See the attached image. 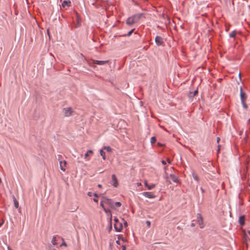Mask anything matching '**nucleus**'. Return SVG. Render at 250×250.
Segmentation results:
<instances>
[{
	"label": "nucleus",
	"mask_w": 250,
	"mask_h": 250,
	"mask_svg": "<svg viewBox=\"0 0 250 250\" xmlns=\"http://www.w3.org/2000/svg\"><path fill=\"white\" fill-rule=\"evenodd\" d=\"M143 16L142 14H139L128 18L126 20V23L132 25L137 22Z\"/></svg>",
	"instance_id": "obj_1"
},
{
	"label": "nucleus",
	"mask_w": 250,
	"mask_h": 250,
	"mask_svg": "<svg viewBox=\"0 0 250 250\" xmlns=\"http://www.w3.org/2000/svg\"><path fill=\"white\" fill-rule=\"evenodd\" d=\"M240 99L241 103L243 105V107L244 108H247L248 106L246 103V101L247 99V95L245 92L243 91L242 87L240 88Z\"/></svg>",
	"instance_id": "obj_2"
},
{
	"label": "nucleus",
	"mask_w": 250,
	"mask_h": 250,
	"mask_svg": "<svg viewBox=\"0 0 250 250\" xmlns=\"http://www.w3.org/2000/svg\"><path fill=\"white\" fill-rule=\"evenodd\" d=\"M197 223L198 224L199 227L201 229L203 228L204 227V224L203 222V219L201 214L197 213V219L196 220Z\"/></svg>",
	"instance_id": "obj_3"
},
{
	"label": "nucleus",
	"mask_w": 250,
	"mask_h": 250,
	"mask_svg": "<svg viewBox=\"0 0 250 250\" xmlns=\"http://www.w3.org/2000/svg\"><path fill=\"white\" fill-rule=\"evenodd\" d=\"M104 204L108 206L110 208H114V202L111 199L104 197Z\"/></svg>",
	"instance_id": "obj_4"
},
{
	"label": "nucleus",
	"mask_w": 250,
	"mask_h": 250,
	"mask_svg": "<svg viewBox=\"0 0 250 250\" xmlns=\"http://www.w3.org/2000/svg\"><path fill=\"white\" fill-rule=\"evenodd\" d=\"M114 221L115 222V224H114V228L117 231H120L123 228V226L121 223L119 224V226L118 227V219L117 218H115L114 219Z\"/></svg>",
	"instance_id": "obj_5"
},
{
	"label": "nucleus",
	"mask_w": 250,
	"mask_h": 250,
	"mask_svg": "<svg viewBox=\"0 0 250 250\" xmlns=\"http://www.w3.org/2000/svg\"><path fill=\"white\" fill-rule=\"evenodd\" d=\"M112 184L114 187H117L118 186V181L115 175H112Z\"/></svg>",
	"instance_id": "obj_6"
},
{
	"label": "nucleus",
	"mask_w": 250,
	"mask_h": 250,
	"mask_svg": "<svg viewBox=\"0 0 250 250\" xmlns=\"http://www.w3.org/2000/svg\"><path fill=\"white\" fill-rule=\"evenodd\" d=\"M155 42L157 45H161L163 43V39L160 36H156L155 40Z\"/></svg>",
	"instance_id": "obj_7"
},
{
	"label": "nucleus",
	"mask_w": 250,
	"mask_h": 250,
	"mask_svg": "<svg viewBox=\"0 0 250 250\" xmlns=\"http://www.w3.org/2000/svg\"><path fill=\"white\" fill-rule=\"evenodd\" d=\"M142 194L145 197L149 199H153L155 197V196L150 192H144Z\"/></svg>",
	"instance_id": "obj_8"
},
{
	"label": "nucleus",
	"mask_w": 250,
	"mask_h": 250,
	"mask_svg": "<svg viewBox=\"0 0 250 250\" xmlns=\"http://www.w3.org/2000/svg\"><path fill=\"white\" fill-rule=\"evenodd\" d=\"M66 161L64 160V161H60V167L61 168V169L63 171H65V167L66 166Z\"/></svg>",
	"instance_id": "obj_9"
},
{
	"label": "nucleus",
	"mask_w": 250,
	"mask_h": 250,
	"mask_svg": "<svg viewBox=\"0 0 250 250\" xmlns=\"http://www.w3.org/2000/svg\"><path fill=\"white\" fill-rule=\"evenodd\" d=\"M92 62L94 64H96L98 65H104L107 62H108V61H98L93 60Z\"/></svg>",
	"instance_id": "obj_10"
},
{
	"label": "nucleus",
	"mask_w": 250,
	"mask_h": 250,
	"mask_svg": "<svg viewBox=\"0 0 250 250\" xmlns=\"http://www.w3.org/2000/svg\"><path fill=\"white\" fill-rule=\"evenodd\" d=\"M169 177L171 181L174 183H177L179 182V178L175 175L171 174L169 175Z\"/></svg>",
	"instance_id": "obj_11"
},
{
	"label": "nucleus",
	"mask_w": 250,
	"mask_h": 250,
	"mask_svg": "<svg viewBox=\"0 0 250 250\" xmlns=\"http://www.w3.org/2000/svg\"><path fill=\"white\" fill-rule=\"evenodd\" d=\"M73 110H64L63 115L65 117H69L72 115Z\"/></svg>",
	"instance_id": "obj_12"
},
{
	"label": "nucleus",
	"mask_w": 250,
	"mask_h": 250,
	"mask_svg": "<svg viewBox=\"0 0 250 250\" xmlns=\"http://www.w3.org/2000/svg\"><path fill=\"white\" fill-rule=\"evenodd\" d=\"M239 223L240 225L243 226L245 224V217L244 216H240L239 219Z\"/></svg>",
	"instance_id": "obj_13"
},
{
	"label": "nucleus",
	"mask_w": 250,
	"mask_h": 250,
	"mask_svg": "<svg viewBox=\"0 0 250 250\" xmlns=\"http://www.w3.org/2000/svg\"><path fill=\"white\" fill-rule=\"evenodd\" d=\"M71 2L70 1L64 0L62 4V7H65V6L69 7L70 6Z\"/></svg>",
	"instance_id": "obj_14"
},
{
	"label": "nucleus",
	"mask_w": 250,
	"mask_h": 250,
	"mask_svg": "<svg viewBox=\"0 0 250 250\" xmlns=\"http://www.w3.org/2000/svg\"><path fill=\"white\" fill-rule=\"evenodd\" d=\"M192 176L193 177V178L196 181H197V182H199V177L197 176V175L194 172V171H192Z\"/></svg>",
	"instance_id": "obj_15"
},
{
	"label": "nucleus",
	"mask_w": 250,
	"mask_h": 250,
	"mask_svg": "<svg viewBox=\"0 0 250 250\" xmlns=\"http://www.w3.org/2000/svg\"><path fill=\"white\" fill-rule=\"evenodd\" d=\"M104 211L105 212V213L107 215H110V219H111V217H112V215H111V212L110 211V209H107L106 208H104Z\"/></svg>",
	"instance_id": "obj_16"
},
{
	"label": "nucleus",
	"mask_w": 250,
	"mask_h": 250,
	"mask_svg": "<svg viewBox=\"0 0 250 250\" xmlns=\"http://www.w3.org/2000/svg\"><path fill=\"white\" fill-rule=\"evenodd\" d=\"M100 155L102 157L103 159L104 160H105L106 159L105 152L102 149L100 150Z\"/></svg>",
	"instance_id": "obj_17"
},
{
	"label": "nucleus",
	"mask_w": 250,
	"mask_h": 250,
	"mask_svg": "<svg viewBox=\"0 0 250 250\" xmlns=\"http://www.w3.org/2000/svg\"><path fill=\"white\" fill-rule=\"evenodd\" d=\"M103 149L105 150L108 152H111L112 151V148L109 146H104Z\"/></svg>",
	"instance_id": "obj_18"
},
{
	"label": "nucleus",
	"mask_w": 250,
	"mask_h": 250,
	"mask_svg": "<svg viewBox=\"0 0 250 250\" xmlns=\"http://www.w3.org/2000/svg\"><path fill=\"white\" fill-rule=\"evenodd\" d=\"M93 153V151L91 150H88L85 153V155H84V158L85 159H86L87 157L88 156L89 154H92Z\"/></svg>",
	"instance_id": "obj_19"
},
{
	"label": "nucleus",
	"mask_w": 250,
	"mask_h": 250,
	"mask_svg": "<svg viewBox=\"0 0 250 250\" xmlns=\"http://www.w3.org/2000/svg\"><path fill=\"white\" fill-rule=\"evenodd\" d=\"M14 204L15 208H18L19 207V202L17 201L15 198H14Z\"/></svg>",
	"instance_id": "obj_20"
},
{
	"label": "nucleus",
	"mask_w": 250,
	"mask_h": 250,
	"mask_svg": "<svg viewBox=\"0 0 250 250\" xmlns=\"http://www.w3.org/2000/svg\"><path fill=\"white\" fill-rule=\"evenodd\" d=\"M51 242L53 245H56L57 244L56 236H54L52 238Z\"/></svg>",
	"instance_id": "obj_21"
},
{
	"label": "nucleus",
	"mask_w": 250,
	"mask_h": 250,
	"mask_svg": "<svg viewBox=\"0 0 250 250\" xmlns=\"http://www.w3.org/2000/svg\"><path fill=\"white\" fill-rule=\"evenodd\" d=\"M121 203L120 202H116L114 203V208H115L116 207H120L121 206Z\"/></svg>",
	"instance_id": "obj_22"
},
{
	"label": "nucleus",
	"mask_w": 250,
	"mask_h": 250,
	"mask_svg": "<svg viewBox=\"0 0 250 250\" xmlns=\"http://www.w3.org/2000/svg\"><path fill=\"white\" fill-rule=\"evenodd\" d=\"M236 35V32L235 31H233L229 34V37L231 38H234Z\"/></svg>",
	"instance_id": "obj_23"
},
{
	"label": "nucleus",
	"mask_w": 250,
	"mask_h": 250,
	"mask_svg": "<svg viewBox=\"0 0 250 250\" xmlns=\"http://www.w3.org/2000/svg\"><path fill=\"white\" fill-rule=\"evenodd\" d=\"M156 142V138L155 137L153 136V137H152L150 139V143L152 144H154L155 142Z\"/></svg>",
	"instance_id": "obj_24"
},
{
	"label": "nucleus",
	"mask_w": 250,
	"mask_h": 250,
	"mask_svg": "<svg viewBox=\"0 0 250 250\" xmlns=\"http://www.w3.org/2000/svg\"><path fill=\"white\" fill-rule=\"evenodd\" d=\"M156 187L155 184H151V185H148L147 187V189L150 190Z\"/></svg>",
	"instance_id": "obj_25"
},
{
	"label": "nucleus",
	"mask_w": 250,
	"mask_h": 250,
	"mask_svg": "<svg viewBox=\"0 0 250 250\" xmlns=\"http://www.w3.org/2000/svg\"><path fill=\"white\" fill-rule=\"evenodd\" d=\"M104 198L102 200V201L100 202V206L102 207L103 209H104V208H105L104 206Z\"/></svg>",
	"instance_id": "obj_26"
},
{
	"label": "nucleus",
	"mask_w": 250,
	"mask_h": 250,
	"mask_svg": "<svg viewBox=\"0 0 250 250\" xmlns=\"http://www.w3.org/2000/svg\"><path fill=\"white\" fill-rule=\"evenodd\" d=\"M62 241H63V242H62V243L60 245V247H62V246H67V245H66V244L65 243V242H64V239H63V238H62Z\"/></svg>",
	"instance_id": "obj_27"
},
{
	"label": "nucleus",
	"mask_w": 250,
	"mask_h": 250,
	"mask_svg": "<svg viewBox=\"0 0 250 250\" xmlns=\"http://www.w3.org/2000/svg\"><path fill=\"white\" fill-rule=\"evenodd\" d=\"M133 30H134L133 29H132V30H131L130 31H129L128 32V33H127V35L128 36H130L132 34V32H133Z\"/></svg>",
	"instance_id": "obj_28"
},
{
	"label": "nucleus",
	"mask_w": 250,
	"mask_h": 250,
	"mask_svg": "<svg viewBox=\"0 0 250 250\" xmlns=\"http://www.w3.org/2000/svg\"><path fill=\"white\" fill-rule=\"evenodd\" d=\"M221 149V145H218L217 153H219Z\"/></svg>",
	"instance_id": "obj_29"
},
{
	"label": "nucleus",
	"mask_w": 250,
	"mask_h": 250,
	"mask_svg": "<svg viewBox=\"0 0 250 250\" xmlns=\"http://www.w3.org/2000/svg\"><path fill=\"white\" fill-rule=\"evenodd\" d=\"M157 146H164V144H161L160 143H157Z\"/></svg>",
	"instance_id": "obj_30"
},
{
	"label": "nucleus",
	"mask_w": 250,
	"mask_h": 250,
	"mask_svg": "<svg viewBox=\"0 0 250 250\" xmlns=\"http://www.w3.org/2000/svg\"><path fill=\"white\" fill-rule=\"evenodd\" d=\"M87 195H88V196H89V197H91V196H92V192H88L87 193Z\"/></svg>",
	"instance_id": "obj_31"
},
{
	"label": "nucleus",
	"mask_w": 250,
	"mask_h": 250,
	"mask_svg": "<svg viewBox=\"0 0 250 250\" xmlns=\"http://www.w3.org/2000/svg\"><path fill=\"white\" fill-rule=\"evenodd\" d=\"M162 164L163 165H166V162L165 161H164V160H162Z\"/></svg>",
	"instance_id": "obj_32"
},
{
	"label": "nucleus",
	"mask_w": 250,
	"mask_h": 250,
	"mask_svg": "<svg viewBox=\"0 0 250 250\" xmlns=\"http://www.w3.org/2000/svg\"><path fill=\"white\" fill-rule=\"evenodd\" d=\"M144 184H145V186H146V187H147V186H148V185L147 182V181H145V183H144Z\"/></svg>",
	"instance_id": "obj_33"
},
{
	"label": "nucleus",
	"mask_w": 250,
	"mask_h": 250,
	"mask_svg": "<svg viewBox=\"0 0 250 250\" xmlns=\"http://www.w3.org/2000/svg\"><path fill=\"white\" fill-rule=\"evenodd\" d=\"M220 141V137H218L217 138V143H219V141Z\"/></svg>",
	"instance_id": "obj_34"
},
{
	"label": "nucleus",
	"mask_w": 250,
	"mask_h": 250,
	"mask_svg": "<svg viewBox=\"0 0 250 250\" xmlns=\"http://www.w3.org/2000/svg\"><path fill=\"white\" fill-rule=\"evenodd\" d=\"M93 201H94V202L97 203V202H98V199H96V198H94V199H93Z\"/></svg>",
	"instance_id": "obj_35"
},
{
	"label": "nucleus",
	"mask_w": 250,
	"mask_h": 250,
	"mask_svg": "<svg viewBox=\"0 0 250 250\" xmlns=\"http://www.w3.org/2000/svg\"><path fill=\"white\" fill-rule=\"evenodd\" d=\"M122 250H126V247L125 246H122Z\"/></svg>",
	"instance_id": "obj_36"
},
{
	"label": "nucleus",
	"mask_w": 250,
	"mask_h": 250,
	"mask_svg": "<svg viewBox=\"0 0 250 250\" xmlns=\"http://www.w3.org/2000/svg\"><path fill=\"white\" fill-rule=\"evenodd\" d=\"M191 227H195V223H192L191 224Z\"/></svg>",
	"instance_id": "obj_37"
},
{
	"label": "nucleus",
	"mask_w": 250,
	"mask_h": 250,
	"mask_svg": "<svg viewBox=\"0 0 250 250\" xmlns=\"http://www.w3.org/2000/svg\"><path fill=\"white\" fill-rule=\"evenodd\" d=\"M146 223L148 226H150V222L149 221H146Z\"/></svg>",
	"instance_id": "obj_38"
},
{
	"label": "nucleus",
	"mask_w": 250,
	"mask_h": 250,
	"mask_svg": "<svg viewBox=\"0 0 250 250\" xmlns=\"http://www.w3.org/2000/svg\"><path fill=\"white\" fill-rule=\"evenodd\" d=\"M94 195L96 197H98V194L96 193H94Z\"/></svg>",
	"instance_id": "obj_39"
},
{
	"label": "nucleus",
	"mask_w": 250,
	"mask_h": 250,
	"mask_svg": "<svg viewBox=\"0 0 250 250\" xmlns=\"http://www.w3.org/2000/svg\"><path fill=\"white\" fill-rule=\"evenodd\" d=\"M198 93V91L197 90H196L194 91V95H196V94Z\"/></svg>",
	"instance_id": "obj_40"
},
{
	"label": "nucleus",
	"mask_w": 250,
	"mask_h": 250,
	"mask_svg": "<svg viewBox=\"0 0 250 250\" xmlns=\"http://www.w3.org/2000/svg\"><path fill=\"white\" fill-rule=\"evenodd\" d=\"M124 225H125V226H127V222L126 221H125L124 222Z\"/></svg>",
	"instance_id": "obj_41"
},
{
	"label": "nucleus",
	"mask_w": 250,
	"mask_h": 250,
	"mask_svg": "<svg viewBox=\"0 0 250 250\" xmlns=\"http://www.w3.org/2000/svg\"><path fill=\"white\" fill-rule=\"evenodd\" d=\"M98 187L99 188H102V185H101V184H99V185H98Z\"/></svg>",
	"instance_id": "obj_42"
},
{
	"label": "nucleus",
	"mask_w": 250,
	"mask_h": 250,
	"mask_svg": "<svg viewBox=\"0 0 250 250\" xmlns=\"http://www.w3.org/2000/svg\"><path fill=\"white\" fill-rule=\"evenodd\" d=\"M8 250H12L9 246L7 247Z\"/></svg>",
	"instance_id": "obj_43"
},
{
	"label": "nucleus",
	"mask_w": 250,
	"mask_h": 250,
	"mask_svg": "<svg viewBox=\"0 0 250 250\" xmlns=\"http://www.w3.org/2000/svg\"><path fill=\"white\" fill-rule=\"evenodd\" d=\"M167 162H168V163H170V160H169V159H167Z\"/></svg>",
	"instance_id": "obj_44"
},
{
	"label": "nucleus",
	"mask_w": 250,
	"mask_h": 250,
	"mask_svg": "<svg viewBox=\"0 0 250 250\" xmlns=\"http://www.w3.org/2000/svg\"><path fill=\"white\" fill-rule=\"evenodd\" d=\"M201 190H202V191L203 192H204V190L202 188H201Z\"/></svg>",
	"instance_id": "obj_45"
},
{
	"label": "nucleus",
	"mask_w": 250,
	"mask_h": 250,
	"mask_svg": "<svg viewBox=\"0 0 250 250\" xmlns=\"http://www.w3.org/2000/svg\"><path fill=\"white\" fill-rule=\"evenodd\" d=\"M2 223L0 224V227L2 226Z\"/></svg>",
	"instance_id": "obj_46"
},
{
	"label": "nucleus",
	"mask_w": 250,
	"mask_h": 250,
	"mask_svg": "<svg viewBox=\"0 0 250 250\" xmlns=\"http://www.w3.org/2000/svg\"><path fill=\"white\" fill-rule=\"evenodd\" d=\"M50 250H56L55 249H51Z\"/></svg>",
	"instance_id": "obj_47"
},
{
	"label": "nucleus",
	"mask_w": 250,
	"mask_h": 250,
	"mask_svg": "<svg viewBox=\"0 0 250 250\" xmlns=\"http://www.w3.org/2000/svg\"><path fill=\"white\" fill-rule=\"evenodd\" d=\"M249 122L250 123V118L249 120Z\"/></svg>",
	"instance_id": "obj_48"
},
{
	"label": "nucleus",
	"mask_w": 250,
	"mask_h": 250,
	"mask_svg": "<svg viewBox=\"0 0 250 250\" xmlns=\"http://www.w3.org/2000/svg\"><path fill=\"white\" fill-rule=\"evenodd\" d=\"M169 183H171V181H168Z\"/></svg>",
	"instance_id": "obj_49"
},
{
	"label": "nucleus",
	"mask_w": 250,
	"mask_h": 250,
	"mask_svg": "<svg viewBox=\"0 0 250 250\" xmlns=\"http://www.w3.org/2000/svg\"><path fill=\"white\" fill-rule=\"evenodd\" d=\"M141 185V183H138V185Z\"/></svg>",
	"instance_id": "obj_50"
}]
</instances>
